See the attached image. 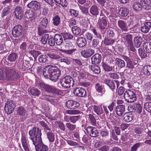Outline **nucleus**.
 I'll use <instances>...</instances> for the list:
<instances>
[{
	"mask_svg": "<svg viewBox=\"0 0 151 151\" xmlns=\"http://www.w3.org/2000/svg\"><path fill=\"white\" fill-rule=\"evenodd\" d=\"M41 86L44 88L45 91L52 94V95L51 96V97L53 98L56 99L58 96L63 95V91L56 88L54 86L42 84H41Z\"/></svg>",
	"mask_w": 151,
	"mask_h": 151,
	"instance_id": "f257e3e1",
	"label": "nucleus"
},
{
	"mask_svg": "<svg viewBox=\"0 0 151 151\" xmlns=\"http://www.w3.org/2000/svg\"><path fill=\"white\" fill-rule=\"evenodd\" d=\"M30 137L33 142V144L37 142H41V137L42 133L41 130L39 128L33 127L31 130L29 132Z\"/></svg>",
	"mask_w": 151,
	"mask_h": 151,
	"instance_id": "f03ea898",
	"label": "nucleus"
},
{
	"mask_svg": "<svg viewBox=\"0 0 151 151\" xmlns=\"http://www.w3.org/2000/svg\"><path fill=\"white\" fill-rule=\"evenodd\" d=\"M60 70L55 65H47L43 70V76H60Z\"/></svg>",
	"mask_w": 151,
	"mask_h": 151,
	"instance_id": "7ed1b4c3",
	"label": "nucleus"
},
{
	"mask_svg": "<svg viewBox=\"0 0 151 151\" xmlns=\"http://www.w3.org/2000/svg\"><path fill=\"white\" fill-rule=\"evenodd\" d=\"M38 31L39 35L47 32V30L46 28L48 25V20L46 17L41 18L39 20Z\"/></svg>",
	"mask_w": 151,
	"mask_h": 151,
	"instance_id": "20e7f679",
	"label": "nucleus"
},
{
	"mask_svg": "<svg viewBox=\"0 0 151 151\" xmlns=\"http://www.w3.org/2000/svg\"><path fill=\"white\" fill-rule=\"evenodd\" d=\"M73 78L71 76H65L64 78V81L62 82L61 84L62 87L66 88H70L71 86L73 87L74 84V78L76 76H73Z\"/></svg>",
	"mask_w": 151,
	"mask_h": 151,
	"instance_id": "39448f33",
	"label": "nucleus"
},
{
	"mask_svg": "<svg viewBox=\"0 0 151 151\" xmlns=\"http://www.w3.org/2000/svg\"><path fill=\"white\" fill-rule=\"evenodd\" d=\"M16 107V103L13 100L8 101L4 107L5 112L7 114H10L14 112Z\"/></svg>",
	"mask_w": 151,
	"mask_h": 151,
	"instance_id": "423d86ee",
	"label": "nucleus"
},
{
	"mask_svg": "<svg viewBox=\"0 0 151 151\" xmlns=\"http://www.w3.org/2000/svg\"><path fill=\"white\" fill-rule=\"evenodd\" d=\"M124 96L126 101L128 103H133L137 99L136 94L130 90L126 91Z\"/></svg>",
	"mask_w": 151,
	"mask_h": 151,
	"instance_id": "0eeeda50",
	"label": "nucleus"
},
{
	"mask_svg": "<svg viewBox=\"0 0 151 151\" xmlns=\"http://www.w3.org/2000/svg\"><path fill=\"white\" fill-rule=\"evenodd\" d=\"M125 44L129 50H130L132 52L135 50L132 42V37L131 35L128 34L124 36Z\"/></svg>",
	"mask_w": 151,
	"mask_h": 151,
	"instance_id": "6e6552de",
	"label": "nucleus"
},
{
	"mask_svg": "<svg viewBox=\"0 0 151 151\" xmlns=\"http://www.w3.org/2000/svg\"><path fill=\"white\" fill-rule=\"evenodd\" d=\"M108 23L105 17H100L98 20L97 26L100 30H104L106 28Z\"/></svg>",
	"mask_w": 151,
	"mask_h": 151,
	"instance_id": "1a4fd4ad",
	"label": "nucleus"
},
{
	"mask_svg": "<svg viewBox=\"0 0 151 151\" xmlns=\"http://www.w3.org/2000/svg\"><path fill=\"white\" fill-rule=\"evenodd\" d=\"M86 130L87 133L92 137H96L99 136V131L94 127L88 126Z\"/></svg>",
	"mask_w": 151,
	"mask_h": 151,
	"instance_id": "9d476101",
	"label": "nucleus"
},
{
	"mask_svg": "<svg viewBox=\"0 0 151 151\" xmlns=\"http://www.w3.org/2000/svg\"><path fill=\"white\" fill-rule=\"evenodd\" d=\"M22 27L21 25H17L15 26L12 31L13 36L16 37H19L22 34Z\"/></svg>",
	"mask_w": 151,
	"mask_h": 151,
	"instance_id": "9b49d317",
	"label": "nucleus"
},
{
	"mask_svg": "<svg viewBox=\"0 0 151 151\" xmlns=\"http://www.w3.org/2000/svg\"><path fill=\"white\" fill-rule=\"evenodd\" d=\"M18 67L22 71H26L29 69L31 66L29 62L27 61H19L17 63Z\"/></svg>",
	"mask_w": 151,
	"mask_h": 151,
	"instance_id": "f8f14e48",
	"label": "nucleus"
},
{
	"mask_svg": "<svg viewBox=\"0 0 151 151\" xmlns=\"http://www.w3.org/2000/svg\"><path fill=\"white\" fill-rule=\"evenodd\" d=\"M33 144L35 145L36 151H48V146L44 144L42 140H41V142H37L36 143H34Z\"/></svg>",
	"mask_w": 151,
	"mask_h": 151,
	"instance_id": "ddd939ff",
	"label": "nucleus"
},
{
	"mask_svg": "<svg viewBox=\"0 0 151 151\" xmlns=\"http://www.w3.org/2000/svg\"><path fill=\"white\" fill-rule=\"evenodd\" d=\"M73 93L76 96L80 97H84L87 95L86 90L82 88H76Z\"/></svg>",
	"mask_w": 151,
	"mask_h": 151,
	"instance_id": "4468645a",
	"label": "nucleus"
},
{
	"mask_svg": "<svg viewBox=\"0 0 151 151\" xmlns=\"http://www.w3.org/2000/svg\"><path fill=\"white\" fill-rule=\"evenodd\" d=\"M81 53L83 57L86 58H88L94 54V51L91 48H86L82 50Z\"/></svg>",
	"mask_w": 151,
	"mask_h": 151,
	"instance_id": "2eb2a0df",
	"label": "nucleus"
},
{
	"mask_svg": "<svg viewBox=\"0 0 151 151\" xmlns=\"http://www.w3.org/2000/svg\"><path fill=\"white\" fill-rule=\"evenodd\" d=\"M118 26L123 32H127L129 28L126 22L122 20H119L118 21Z\"/></svg>",
	"mask_w": 151,
	"mask_h": 151,
	"instance_id": "dca6fc26",
	"label": "nucleus"
},
{
	"mask_svg": "<svg viewBox=\"0 0 151 151\" xmlns=\"http://www.w3.org/2000/svg\"><path fill=\"white\" fill-rule=\"evenodd\" d=\"M66 106L69 109H75L80 106L79 103L73 100H68L66 102Z\"/></svg>",
	"mask_w": 151,
	"mask_h": 151,
	"instance_id": "f3484780",
	"label": "nucleus"
},
{
	"mask_svg": "<svg viewBox=\"0 0 151 151\" xmlns=\"http://www.w3.org/2000/svg\"><path fill=\"white\" fill-rule=\"evenodd\" d=\"M134 118V114L130 112L125 113L122 116V120L127 122L132 121Z\"/></svg>",
	"mask_w": 151,
	"mask_h": 151,
	"instance_id": "a211bd4d",
	"label": "nucleus"
},
{
	"mask_svg": "<svg viewBox=\"0 0 151 151\" xmlns=\"http://www.w3.org/2000/svg\"><path fill=\"white\" fill-rule=\"evenodd\" d=\"M27 7L35 10H38L40 8V4L36 1H32L27 5Z\"/></svg>",
	"mask_w": 151,
	"mask_h": 151,
	"instance_id": "6ab92c4d",
	"label": "nucleus"
},
{
	"mask_svg": "<svg viewBox=\"0 0 151 151\" xmlns=\"http://www.w3.org/2000/svg\"><path fill=\"white\" fill-rule=\"evenodd\" d=\"M89 12L91 14L94 16H97L99 13V9L96 5H93L90 7Z\"/></svg>",
	"mask_w": 151,
	"mask_h": 151,
	"instance_id": "aec40b11",
	"label": "nucleus"
},
{
	"mask_svg": "<svg viewBox=\"0 0 151 151\" xmlns=\"http://www.w3.org/2000/svg\"><path fill=\"white\" fill-rule=\"evenodd\" d=\"M125 106L124 105L117 106L115 109L116 114L119 116H122L125 111Z\"/></svg>",
	"mask_w": 151,
	"mask_h": 151,
	"instance_id": "412c9836",
	"label": "nucleus"
},
{
	"mask_svg": "<svg viewBox=\"0 0 151 151\" xmlns=\"http://www.w3.org/2000/svg\"><path fill=\"white\" fill-rule=\"evenodd\" d=\"M14 13L16 18L20 19L23 17V12L22 7L17 6L15 9Z\"/></svg>",
	"mask_w": 151,
	"mask_h": 151,
	"instance_id": "4be33fe9",
	"label": "nucleus"
},
{
	"mask_svg": "<svg viewBox=\"0 0 151 151\" xmlns=\"http://www.w3.org/2000/svg\"><path fill=\"white\" fill-rule=\"evenodd\" d=\"M101 59V56L99 54H96L91 58L92 63L93 64H97L100 63Z\"/></svg>",
	"mask_w": 151,
	"mask_h": 151,
	"instance_id": "5701e85b",
	"label": "nucleus"
},
{
	"mask_svg": "<svg viewBox=\"0 0 151 151\" xmlns=\"http://www.w3.org/2000/svg\"><path fill=\"white\" fill-rule=\"evenodd\" d=\"M151 74V66L149 65L143 67L142 70L141 72L142 76H150Z\"/></svg>",
	"mask_w": 151,
	"mask_h": 151,
	"instance_id": "b1692460",
	"label": "nucleus"
},
{
	"mask_svg": "<svg viewBox=\"0 0 151 151\" xmlns=\"http://www.w3.org/2000/svg\"><path fill=\"white\" fill-rule=\"evenodd\" d=\"M151 27V22H145L141 28L142 32L144 33L148 32Z\"/></svg>",
	"mask_w": 151,
	"mask_h": 151,
	"instance_id": "393cba45",
	"label": "nucleus"
},
{
	"mask_svg": "<svg viewBox=\"0 0 151 151\" xmlns=\"http://www.w3.org/2000/svg\"><path fill=\"white\" fill-rule=\"evenodd\" d=\"M143 8L145 9L149 10L151 8V0H141Z\"/></svg>",
	"mask_w": 151,
	"mask_h": 151,
	"instance_id": "a878e982",
	"label": "nucleus"
},
{
	"mask_svg": "<svg viewBox=\"0 0 151 151\" xmlns=\"http://www.w3.org/2000/svg\"><path fill=\"white\" fill-rule=\"evenodd\" d=\"M76 43L79 47L82 48L85 46L87 42L85 38L83 37H79L77 39Z\"/></svg>",
	"mask_w": 151,
	"mask_h": 151,
	"instance_id": "bb28decb",
	"label": "nucleus"
},
{
	"mask_svg": "<svg viewBox=\"0 0 151 151\" xmlns=\"http://www.w3.org/2000/svg\"><path fill=\"white\" fill-rule=\"evenodd\" d=\"M129 12V9L125 7H122L120 8L119 11V15L122 17H125Z\"/></svg>",
	"mask_w": 151,
	"mask_h": 151,
	"instance_id": "cd10ccee",
	"label": "nucleus"
},
{
	"mask_svg": "<svg viewBox=\"0 0 151 151\" xmlns=\"http://www.w3.org/2000/svg\"><path fill=\"white\" fill-rule=\"evenodd\" d=\"M54 40L57 45H60L63 42V37L60 34H56L54 35Z\"/></svg>",
	"mask_w": 151,
	"mask_h": 151,
	"instance_id": "c85d7f7f",
	"label": "nucleus"
},
{
	"mask_svg": "<svg viewBox=\"0 0 151 151\" xmlns=\"http://www.w3.org/2000/svg\"><path fill=\"white\" fill-rule=\"evenodd\" d=\"M104 83L107 85L113 91H114L116 87L115 84L114 82L107 79H104Z\"/></svg>",
	"mask_w": 151,
	"mask_h": 151,
	"instance_id": "c756f323",
	"label": "nucleus"
},
{
	"mask_svg": "<svg viewBox=\"0 0 151 151\" xmlns=\"http://www.w3.org/2000/svg\"><path fill=\"white\" fill-rule=\"evenodd\" d=\"M90 30L93 34L94 37L100 39H101V36L96 27H91Z\"/></svg>",
	"mask_w": 151,
	"mask_h": 151,
	"instance_id": "7c9ffc66",
	"label": "nucleus"
},
{
	"mask_svg": "<svg viewBox=\"0 0 151 151\" xmlns=\"http://www.w3.org/2000/svg\"><path fill=\"white\" fill-rule=\"evenodd\" d=\"M22 142L23 147L25 151H29L28 148L29 145L27 142L26 139L25 135H22L21 139Z\"/></svg>",
	"mask_w": 151,
	"mask_h": 151,
	"instance_id": "2f4dec72",
	"label": "nucleus"
},
{
	"mask_svg": "<svg viewBox=\"0 0 151 151\" xmlns=\"http://www.w3.org/2000/svg\"><path fill=\"white\" fill-rule=\"evenodd\" d=\"M45 133L46 134L47 138L50 142H53L55 140V135L53 132L50 130L47 131Z\"/></svg>",
	"mask_w": 151,
	"mask_h": 151,
	"instance_id": "473e14b6",
	"label": "nucleus"
},
{
	"mask_svg": "<svg viewBox=\"0 0 151 151\" xmlns=\"http://www.w3.org/2000/svg\"><path fill=\"white\" fill-rule=\"evenodd\" d=\"M52 23L55 26H59L60 24L61 20L60 17L58 15H55L53 17Z\"/></svg>",
	"mask_w": 151,
	"mask_h": 151,
	"instance_id": "72a5a7b5",
	"label": "nucleus"
},
{
	"mask_svg": "<svg viewBox=\"0 0 151 151\" xmlns=\"http://www.w3.org/2000/svg\"><path fill=\"white\" fill-rule=\"evenodd\" d=\"M6 75H12V76H20L15 69L9 68H6Z\"/></svg>",
	"mask_w": 151,
	"mask_h": 151,
	"instance_id": "f704fd0d",
	"label": "nucleus"
},
{
	"mask_svg": "<svg viewBox=\"0 0 151 151\" xmlns=\"http://www.w3.org/2000/svg\"><path fill=\"white\" fill-rule=\"evenodd\" d=\"M18 56L16 53H12L7 57V59L8 61L10 62H15L18 58Z\"/></svg>",
	"mask_w": 151,
	"mask_h": 151,
	"instance_id": "c9c22d12",
	"label": "nucleus"
},
{
	"mask_svg": "<svg viewBox=\"0 0 151 151\" xmlns=\"http://www.w3.org/2000/svg\"><path fill=\"white\" fill-rule=\"evenodd\" d=\"M42 65L38 63H34L32 67L33 69H35L37 70V73L38 74H40L41 72V68Z\"/></svg>",
	"mask_w": 151,
	"mask_h": 151,
	"instance_id": "e433bc0d",
	"label": "nucleus"
},
{
	"mask_svg": "<svg viewBox=\"0 0 151 151\" xmlns=\"http://www.w3.org/2000/svg\"><path fill=\"white\" fill-rule=\"evenodd\" d=\"M25 16L28 19H34L35 18V14L34 12L31 10H27L25 12Z\"/></svg>",
	"mask_w": 151,
	"mask_h": 151,
	"instance_id": "4c0bfd02",
	"label": "nucleus"
},
{
	"mask_svg": "<svg viewBox=\"0 0 151 151\" xmlns=\"http://www.w3.org/2000/svg\"><path fill=\"white\" fill-rule=\"evenodd\" d=\"M122 58L126 62L127 67L130 68H133L134 65L129 58L126 56H122Z\"/></svg>",
	"mask_w": 151,
	"mask_h": 151,
	"instance_id": "58836bf2",
	"label": "nucleus"
},
{
	"mask_svg": "<svg viewBox=\"0 0 151 151\" xmlns=\"http://www.w3.org/2000/svg\"><path fill=\"white\" fill-rule=\"evenodd\" d=\"M142 8L143 7L141 4L137 2L134 3L133 5V8L136 12L141 11Z\"/></svg>",
	"mask_w": 151,
	"mask_h": 151,
	"instance_id": "ea45409f",
	"label": "nucleus"
},
{
	"mask_svg": "<svg viewBox=\"0 0 151 151\" xmlns=\"http://www.w3.org/2000/svg\"><path fill=\"white\" fill-rule=\"evenodd\" d=\"M143 50L145 52L149 53L151 52V43L150 42H146L143 45Z\"/></svg>",
	"mask_w": 151,
	"mask_h": 151,
	"instance_id": "a19ab883",
	"label": "nucleus"
},
{
	"mask_svg": "<svg viewBox=\"0 0 151 151\" xmlns=\"http://www.w3.org/2000/svg\"><path fill=\"white\" fill-rule=\"evenodd\" d=\"M17 112V114L21 116H24L25 114L26 111L24 107L21 106L18 107Z\"/></svg>",
	"mask_w": 151,
	"mask_h": 151,
	"instance_id": "79ce46f5",
	"label": "nucleus"
},
{
	"mask_svg": "<svg viewBox=\"0 0 151 151\" xmlns=\"http://www.w3.org/2000/svg\"><path fill=\"white\" fill-rule=\"evenodd\" d=\"M19 49L20 52L25 54L27 50V43L25 42H23L20 45Z\"/></svg>",
	"mask_w": 151,
	"mask_h": 151,
	"instance_id": "37998d69",
	"label": "nucleus"
},
{
	"mask_svg": "<svg viewBox=\"0 0 151 151\" xmlns=\"http://www.w3.org/2000/svg\"><path fill=\"white\" fill-rule=\"evenodd\" d=\"M115 61L118 67L120 68H122L125 66V63L123 60L119 58H116Z\"/></svg>",
	"mask_w": 151,
	"mask_h": 151,
	"instance_id": "c03bdc74",
	"label": "nucleus"
},
{
	"mask_svg": "<svg viewBox=\"0 0 151 151\" xmlns=\"http://www.w3.org/2000/svg\"><path fill=\"white\" fill-rule=\"evenodd\" d=\"M93 109L94 111L99 115L102 114L103 113V110L101 106H94Z\"/></svg>",
	"mask_w": 151,
	"mask_h": 151,
	"instance_id": "a18cd8bd",
	"label": "nucleus"
},
{
	"mask_svg": "<svg viewBox=\"0 0 151 151\" xmlns=\"http://www.w3.org/2000/svg\"><path fill=\"white\" fill-rule=\"evenodd\" d=\"M29 93L34 96H38L40 92L38 90L35 88H32L30 89L29 91Z\"/></svg>",
	"mask_w": 151,
	"mask_h": 151,
	"instance_id": "49530a36",
	"label": "nucleus"
},
{
	"mask_svg": "<svg viewBox=\"0 0 151 151\" xmlns=\"http://www.w3.org/2000/svg\"><path fill=\"white\" fill-rule=\"evenodd\" d=\"M66 126L68 130L70 132H73L76 127V124H73L70 122L67 123L66 124Z\"/></svg>",
	"mask_w": 151,
	"mask_h": 151,
	"instance_id": "de8ad7c7",
	"label": "nucleus"
},
{
	"mask_svg": "<svg viewBox=\"0 0 151 151\" xmlns=\"http://www.w3.org/2000/svg\"><path fill=\"white\" fill-rule=\"evenodd\" d=\"M134 45L137 48L139 47L142 42V38L140 37H136L134 39Z\"/></svg>",
	"mask_w": 151,
	"mask_h": 151,
	"instance_id": "09e8293b",
	"label": "nucleus"
},
{
	"mask_svg": "<svg viewBox=\"0 0 151 151\" xmlns=\"http://www.w3.org/2000/svg\"><path fill=\"white\" fill-rule=\"evenodd\" d=\"M71 30L72 33L76 35H79L81 32V29L77 26H73L72 27Z\"/></svg>",
	"mask_w": 151,
	"mask_h": 151,
	"instance_id": "8fccbe9b",
	"label": "nucleus"
},
{
	"mask_svg": "<svg viewBox=\"0 0 151 151\" xmlns=\"http://www.w3.org/2000/svg\"><path fill=\"white\" fill-rule=\"evenodd\" d=\"M50 95L47 96L45 97V99L47 101L50 102L51 104H56L58 101V100L56 99H52L50 98L51 97Z\"/></svg>",
	"mask_w": 151,
	"mask_h": 151,
	"instance_id": "3c124183",
	"label": "nucleus"
},
{
	"mask_svg": "<svg viewBox=\"0 0 151 151\" xmlns=\"http://www.w3.org/2000/svg\"><path fill=\"white\" fill-rule=\"evenodd\" d=\"M82 116L80 115L70 116V122L72 124H75L80 119Z\"/></svg>",
	"mask_w": 151,
	"mask_h": 151,
	"instance_id": "603ef678",
	"label": "nucleus"
},
{
	"mask_svg": "<svg viewBox=\"0 0 151 151\" xmlns=\"http://www.w3.org/2000/svg\"><path fill=\"white\" fill-rule=\"evenodd\" d=\"M91 69L95 74H98L100 72V67L98 65H95L94 66H91Z\"/></svg>",
	"mask_w": 151,
	"mask_h": 151,
	"instance_id": "864d4df0",
	"label": "nucleus"
},
{
	"mask_svg": "<svg viewBox=\"0 0 151 151\" xmlns=\"http://www.w3.org/2000/svg\"><path fill=\"white\" fill-rule=\"evenodd\" d=\"M48 57L46 55H42L38 58L39 61L41 63H45L47 61Z\"/></svg>",
	"mask_w": 151,
	"mask_h": 151,
	"instance_id": "5fc2aeb1",
	"label": "nucleus"
},
{
	"mask_svg": "<svg viewBox=\"0 0 151 151\" xmlns=\"http://www.w3.org/2000/svg\"><path fill=\"white\" fill-rule=\"evenodd\" d=\"M88 116L91 123L92 125L94 126H96V122L95 117L91 114H88Z\"/></svg>",
	"mask_w": 151,
	"mask_h": 151,
	"instance_id": "6e6d98bb",
	"label": "nucleus"
},
{
	"mask_svg": "<svg viewBox=\"0 0 151 151\" xmlns=\"http://www.w3.org/2000/svg\"><path fill=\"white\" fill-rule=\"evenodd\" d=\"M49 37V35L48 34H46L44 35L40 40L41 42L43 44H46L48 40V38Z\"/></svg>",
	"mask_w": 151,
	"mask_h": 151,
	"instance_id": "4d7b16f0",
	"label": "nucleus"
},
{
	"mask_svg": "<svg viewBox=\"0 0 151 151\" xmlns=\"http://www.w3.org/2000/svg\"><path fill=\"white\" fill-rule=\"evenodd\" d=\"M55 41L54 40V37H49L48 40V44L50 46H53L55 45Z\"/></svg>",
	"mask_w": 151,
	"mask_h": 151,
	"instance_id": "13d9d810",
	"label": "nucleus"
},
{
	"mask_svg": "<svg viewBox=\"0 0 151 151\" xmlns=\"http://www.w3.org/2000/svg\"><path fill=\"white\" fill-rule=\"evenodd\" d=\"M55 1L63 7H66L67 5L66 0H54Z\"/></svg>",
	"mask_w": 151,
	"mask_h": 151,
	"instance_id": "bf43d9fd",
	"label": "nucleus"
},
{
	"mask_svg": "<svg viewBox=\"0 0 151 151\" xmlns=\"http://www.w3.org/2000/svg\"><path fill=\"white\" fill-rule=\"evenodd\" d=\"M109 132L107 130H101L100 135L102 138H106L109 136Z\"/></svg>",
	"mask_w": 151,
	"mask_h": 151,
	"instance_id": "052dcab7",
	"label": "nucleus"
},
{
	"mask_svg": "<svg viewBox=\"0 0 151 151\" xmlns=\"http://www.w3.org/2000/svg\"><path fill=\"white\" fill-rule=\"evenodd\" d=\"M40 124L44 128V129L45 132L47 131H50L51 129L49 128L46 123L43 121H41L40 122Z\"/></svg>",
	"mask_w": 151,
	"mask_h": 151,
	"instance_id": "680f3d73",
	"label": "nucleus"
},
{
	"mask_svg": "<svg viewBox=\"0 0 151 151\" xmlns=\"http://www.w3.org/2000/svg\"><path fill=\"white\" fill-rule=\"evenodd\" d=\"M71 16L73 17H77L79 15V12L78 11L73 9H70L69 10Z\"/></svg>",
	"mask_w": 151,
	"mask_h": 151,
	"instance_id": "e2e57ef3",
	"label": "nucleus"
},
{
	"mask_svg": "<svg viewBox=\"0 0 151 151\" xmlns=\"http://www.w3.org/2000/svg\"><path fill=\"white\" fill-rule=\"evenodd\" d=\"M146 110L151 114V102H146L144 105Z\"/></svg>",
	"mask_w": 151,
	"mask_h": 151,
	"instance_id": "0e129e2a",
	"label": "nucleus"
},
{
	"mask_svg": "<svg viewBox=\"0 0 151 151\" xmlns=\"http://www.w3.org/2000/svg\"><path fill=\"white\" fill-rule=\"evenodd\" d=\"M103 87L102 86L100 85L99 83L96 84L95 88L96 91L99 93H101L102 92L103 90Z\"/></svg>",
	"mask_w": 151,
	"mask_h": 151,
	"instance_id": "69168bd1",
	"label": "nucleus"
},
{
	"mask_svg": "<svg viewBox=\"0 0 151 151\" xmlns=\"http://www.w3.org/2000/svg\"><path fill=\"white\" fill-rule=\"evenodd\" d=\"M79 6L80 9L83 14H85L86 15H89L88 9L86 7L81 5Z\"/></svg>",
	"mask_w": 151,
	"mask_h": 151,
	"instance_id": "338daca9",
	"label": "nucleus"
},
{
	"mask_svg": "<svg viewBox=\"0 0 151 151\" xmlns=\"http://www.w3.org/2000/svg\"><path fill=\"white\" fill-rule=\"evenodd\" d=\"M135 111H137V113H140L142 111V108L141 104H138L135 105L134 106Z\"/></svg>",
	"mask_w": 151,
	"mask_h": 151,
	"instance_id": "774afa93",
	"label": "nucleus"
}]
</instances>
